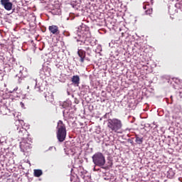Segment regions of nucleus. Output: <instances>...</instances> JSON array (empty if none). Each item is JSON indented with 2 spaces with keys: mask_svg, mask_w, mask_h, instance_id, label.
<instances>
[{
  "mask_svg": "<svg viewBox=\"0 0 182 182\" xmlns=\"http://www.w3.org/2000/svg\"><path fill=\"white\" fill-rule=\"evenodd\" d=\"M81 33L82 34L83 38H85V39L91 38L92 36L90 31H89V27L86 26V25H82L81 26Z\"/></svg>",
  "mask_w": 182,
  "mask_h": 182,
  "instance_id": "obj_5",
  "label": "nucleus"
},
{
  "mask_svg": "<svg viewBox=\"0 0 182 182\" xmlns=\"http://www.w3.org/2000/svg\"><path fill=\"white\" fill-rule=\"evenodd\" d=\"M34 177H41L43 174V172L41 169H34Z\"/></svg>",
  "mask_w": 182,
  "mask_h": 182,
  "instance_id": "obj_13",
  "label": "nucleus"
},
{
  "mask_svg": "<svg viewBox=\"0 0 182 182\" xmlns=\"http://www.w3.org/2000/svg\"><path fill=\"white\" fill-rule=\"evenodd\" d=\"M17 130H18V138L21 139V140H25V139H28V137H29V132H28L26 129L22 127H17Z\"/></svg>",
  "mask_w": 182,
  "mask_h": 182,
  "instance_id": "obj_4",
  "label": "nucleus"
},
{
  "mask_svg": "<svg viewBox=\"0 0 182 182\" xmlns=\"http://www.w3.org/2000/svg\"><path fill=\"white\" fill-rule=\"evenodd\" d=\"M143 9L145 10L146 15H151L153 14V8H151L149 3L143 4Z\"/></svg>",
  "mask_w": 182,
  "mask_h": 182,
  "instance_id": "obj_8",
  "label": "nucleus"
},
{
  "mask_svg": "<svg viewBox=\"0 0 182 182\" xmlns=\"http://www.w3.org/2000/svg\"><path fill=\"white\" fill-rule=\"evenodd\" d=\"M21 80H22V79H20V80H18V82H19V83H21Z\"/></svg>",
  "mask_w": 182,
  "mask_h": 182,
  "instance_id": "obj_17",
  "label": "nucleus"
},
{
  "mask_svg": "<svg viewBox=\"0 0 182 182\" xmlns=\"http://www.w3.org/2000/svg\"><path fill=\"white\" fill-rule=\"evenodd\" d=\"M72 85L75 87H79V85H80V77L79 75H73L71 77Z\"/></svg>",
  "mask_w": 182,
  "mask_h": 182,
  "instance_id": "obj_10",
  "label": "nucleus"
},
{
  "mask_svg": "<svg viewBox=\"0 0 182 182\" xmlns=\"http://www.w3.org/2000/svg\"><path fill=\"white\" fill-rule=\"evenodd\" d=\"M1 5H2L6 11L12 10V2L10 0H1Z\"/></svg>",
  "mask_w": 182,
  "mask_h": 182,
  "instance_id": "obj_7",
  "label": "nucleus"
},
{
  "mask_svg": "<svg viewBox=\"0 0 182 182\" xmlns=\"http://www.w3.org/2000/svg\"><path fill=\"white\" fill-rule=\"evenodd\" d=\"M20 149L25 153L32 149V145L25 141H23L20 143Z\"/></svg>",
  "mask_w": 182,
  "mask_h": 182,
  "instance_id": "obj_6",
  "label": "nucleus"
},
{
  "mask_svg": "<svg viewBox=\"0 0 182 182\" xmlns=\"http://www.w3.org/2000/svg\"><path fill=\"white\" fill-rule=\"evenodd\" d=\"M57 139L60 143L65 141L66 139V125L62 120H59L57 125Z\"/></svg>",
  "mask_w": 182,
  "mask_h": 182,
  "instance_id": "obj_1",
  "label": "nucleus"
},
{
  "mask_svg": "<svg viewBox=\"0 0 182 182\" xmlns=\"http://www.w3.org/2000/svg\"><path fill=\"white\" fill-rule=\"evenodd\" d=\"M45 97L47 102H50V103H53V100H55V98L53 97V94H50L48 96H46Z\"/></svg>",
  "mask_w": 182,
  "mask_h": 182,
  "instance_id": "obj_14",
  "label": "nucleus"
},
{
  "mask_svg": "<svg viewBox=\"0 0 182 182\" xmlns=\"http://www.w3.org/2000/svg\"><path fill=\"white\" fill-rule=\"evenodd\" d=\"M92 161L97 167H103L106 164V158L102 152H97L92 156Z\"/></svg>",
  "mask_w": 182,
  "mask_h": 182,
  "instance_id": "obj_3",
  "label": "nucleus"
},
{
  "mask_svg": "<svg viewBox=\"0 0 182 182\" xmlns=\"http://www.w3.org/2000/svg\"><path fill=\"white\" fill-rule=\"evenodd\" d=\"M48 31H50V33H52L53 35H59V33H60L59 27L56 25L50 26L48 27Z\"/></svg>",
  "mask_w": 182,
  "mask_h": 182,
  "instance_id": "obj_9",
  "label": "nucleus"
},
{
  "mask_svg": "<svg viewBox=\"0 0 182 182\" xmlns=\"http://www.w3.org/2000/svg\"><path fill=\"white\" fill-rule=\"evenodd\" d=\"M77 55L80 58V62L83 63L85 62V58H86V51L83 50H78Z\"/></svg>",
  "mask_w": 182,
  "mask_h": 182,
  "instance_id": "obj_11",
  "label": "nucleus"
},
{
  "mask_svg": "<svg viewBox=\"0 0 182 182\" xmlns=\"http://www.w3.org/2000/svg\"><path fill=\"white\" fill-rule=\"evenodd\" d=\"M0 113L3 116H6V114H9V113H11V111L8 109V107L4 105L0 107Z\"/></svg>",
  "mask_w": 182,
  "mask_h": 182,
  "instance_id": "obj_12",
  "label": "nucleus"
},
{
  "mask_svg": "<svg viewBox=\"0 0 182 182\" xmlns=\"http://www.w3.org/2000/svg\"><path fill=\"white\" fill-rule=\"evenodd\" d=\"M107 127L109 129H111L112 132L117 133V132L123 127V124L122 123V120L114 118L108 120Z\"/></svg>",
  "mask_w": 182,
  "mask_h": 182,
  "instance_id": "obj_2",
  "label": "nucleus"
},
{
  "mask_svg": "<svg viewBox=\"0 0 182 182\" xmlns=\"http://www.w3.org/2000/svg\"><path fill=\"white\" fill-rule=\"evenodd\" d=\"M176 82L177 83V82H180V80H178V79H176Z\"/></svg>",
  "mask_w": 182,
  "mask_h": 182,
  "instance_id": "obj_16",
  "label": "nucleus"
},
{
  "mask_svg": "<svg viewBox=\"0 0 182 182\" xmlns=\"http://www.w3.org/2000/svg\"><path fill=\"white\" fill-rule=\"evenodd\" d=\"M136 143L137 144H143V137L140 138L139 136H136Z\"/></svg>",
  "mask_w": 182,
  "mask_h": 182,
  "instance_id": "obj_15",
  "label": "nucleus"
}]
</instances>
